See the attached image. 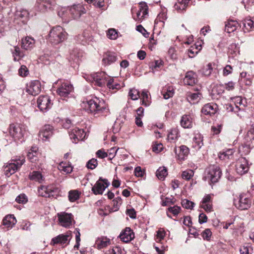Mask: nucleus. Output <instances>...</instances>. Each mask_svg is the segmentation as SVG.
<instances>
[{
  "label": "nucleus",
  "mask_w": 254,
  "mask_h": 254,
  "mask_svg": "<svg viewBox=\"0 0 254 254\" xmlns=\"http://www.w3.org/2000/svg\"><path fill=\"white\" fill-rule=\"evenodd\" d=\"M84 77L87 81L99 87H102L107 83V87L112 90H118L124 86L123 83H118L114 78H110L104 72L85 75Z\"/></svg>",
  "instance_id": "f257e3e1"
},
{
  "label": "nucleus",
  "mask_w": 254,
  "mask_h": 254,
  "mask_svg": "<svg viewBox=\"0 0 254 254\" xmlns=\"http://www.w3.org/2000/svg\"><path fill=\"white\" fill-rule=\"evenodd\" d=\"M86 107L96 117L106 116L109 113L108 106L102 99L94 97L86 101Z\"/></svg>",
  "instance_id": "f03ea898"
},
{
  "label": "nucleus",
  "mask_w": 254,
  "mask_h": 254,
  "mask_svg": "<svg viewBox=\"0 0 254 254\" xmlns=\"http://www.w3.org/2000/svg\"><path fill=\"white\" fill-rule=\"evenodd\" d=\"M12 162L5 164L3 167L4 174L7 177L21 168L25 162V158L24 156H16L12 159Z\"/></svg>",
  "instance_id": "7ed1b4c3"
},
{
  "label": "nucleus",
  "mask_w": 254,
  "mask_h": 254,
  "mask_svg": "<svg viewBox=\"0 0 254 254\" xmlns=\"http://www.w3.org/2000/svg\"><path fill=\"white\" fill-rule=\"evenodd\" d=\"M66 37V32L60 26L53 27L49 34V42L55 45L63 42Z\"/></svg>",
  "instance_id": "20e7f679"
},
{
  "label": "nucleus",
  "mask_w": 254,
  "mask_h": 254,
  "mask_svg": "<svg viewBox=\"0 0 254 254\" xmlns=\"http://www.w3.org/2000/svg\"><path fill=\"white\" fill-rule=\"evenodd\" d=\"M56 6L55 0H37L34 9L39 13H45L53 10Z\"/></svg>",
  "instance_id": "39448f33"
},
{
  "label": "nucleus",
  "mask_w": 254,
  "mask_h": 254,
  "mask_svg": "<svg viewBox=\"0 0 254 254\" xmlns=\"http://www.w3.org/2000/svg\"><path fill=\"white\" fill-rule=\"evenodd\" d=\"M221 171L218 166H211L205 170V180L212 183L218 181L221 176Z\"/></svg>",
  "instance_id": "423d86ee"
},
{
  "label": "nucleus",
  "mask_w": 254,
  "mask_h": 254,
  "mask_svg": "<svg viewBox=\"0 0 254 254\" xmlns=\"http://www.w3.org/2000/svg\"><path fill=\"white\" fill-rule=\"evenodd\" d=\"M25 131V127L22 125L13 124L10 125L9 127V134L15 141L22 139Z\"/></svg>",
  "instance_id": "0eeeda50"
},
{
  "label": "nucleus",
  "mask_w": 254,
  "mask_h": 254,
  "mask_svg": "<svg viewBox=\"0 0 254 254\" xmlns=\"http://www.w3.org/2000/svg\"><path fill=\"white\" fill-rule=\"evenodd\" d=\"M139 9L138 10L135 8H132L131 12L133 18L135 21L140 22L148 13V6L145 2H141L139 3Z\"/></svg>",
  "instance_id": "6e6552de"
},
{
  "label": "nucleus",
  "mask_w": 254,
  "mask_h": 254,
  "mask_svg": "<svg viewBox=\"0 0 254 254\" xmlns=\"http://www.w3.org/2000/svg\"><path fill=\"white\" fill-rule=\"evenodd\" d=\"M58 219L60 224L63 227L68 228L72 225L73 220V215L71 213H68L65 212L58 213Z\"/></svg>",
  "instance_id": "1a4fd4ad"
},
{
  "label": "nucleus",
  "mask_w": 254,
  "mask_h": 254,
  "mask_svg": "<svg viewBox=\"0 0 254 254\" xmlns=\"http://www.w3.org/2000/svg\"><path fill=\"white\" fill-rule=\"evenodd\" d=\"M57 192L58 189L53 186H42L38 189L39 195L45 197L54 196Z\"/></svg>",
  "instance_id": "9d476101"
},
{
  "label": "nucleus",
  "mask_w": 254,
  "mask_h": 254,
  "mask_svg": "<svg viewBox=\"0 0 254 254\" xmlns=\"http://www.w3.org/2000/svg\"><path fill=\"white\" fill-rule=\"evenodd\" d=\"M109 185L110 183L108 182L107 180L100 178L99 180L96 182L94 187H92V190L96 195L102 194L104 190Z\"/></svg>",
  "instance_id": "9b49d317"
},
{
  "label": "nucleus",
  "mask_w": 254,
  "mask_h": 254,
  "mask_svg": "<svg viewBox=\"0 0 254 254\" xmlns=\"http://www.w3.org/2000/svg\"><path fill=\"white\" fill-rule=\"evenodd\" d=\"M41 83L39 80H33L27 83L26 92L33 96L38 95L41 91Z\"/></svg>",
  "instance_id": "f8f14e48"
},
{
  "label": "nucleus",
  "mask_w": 254,
  "mask_h": 254,
  "mask_svg": "<svg viewBox=\"0 0 254 254\" xmlns=\"http://www.w3.org/2000/svg\"><path fill=\"white\" fill-rule=\"evenodd\" d=\"M249 169L248 160L244 157L239 158L236 164V172L238 174L242 175L247 173Z\"/></svg>",
  "instance_id": "ddd939ff"
},
{
  "label": "nucleus",
  "mask_w": 254,
  "mask_h": 254,
  "mask_svg": "<svg viewBox=\"0 0 254 254\" xmlns=\"http://www.w3.org/2000/svg\"><path fill=\"white\" fill-rule=\"evenodd\" d=\"M73 90L72 85L68 82H64L57 90V93L61 97H67Z\"/></svg>",
  "instance_id": "4468645a"
},
{
  "label": "nucleus",
  "mask_w": 254,
  "mask_h": 254,
  "mask_svg": "<svg viewBox=\"0 0 254 254\" xmlns=\"http://www.w3.org/2000/svg\"><path fill=\"white\" fill-rule=\"evenodd\" d=\"M69 135L72 142L76 143L79 140L85 138L86 133L83 129L75 127L69 132Z\"/></svg>",
  "instance_id": "2eb2a0df"
},
{
  "label": "nucleus",
  "mask_w": 254,
  "mask_h": 254,
  "mask_svg": "<svg viewBox=\"0 0 254 254\" xmlns=\"http://www.w3.org/2000/svg\"><path fill=\"white\" fill-rule=\"evenodd\" d=\"M71 238L70 232H67L64 234H61L52 239L51 244L55 245L56 244L65 245L68 244Z\"/></svg>",
  "instance_id": "dca6fc26"
},
{
  "label": "nucleus",
  "mask_w": 254,
  "mask_h": 254,
  "mask_svg": "<svg viewBox=\"0 0 254 254\" xmlns=\"http://www.w3.org/2000/svg\"><path fill=\"white\" fill-rule=\"evenodd\" d=\"M236 207L241 210L247 209L251 205V200L245 195H240L238 200H235Z\"/></svg>",
  "instance_id": "f3484780"
},
{
  "label": "nucleus",
  "mask_w": 254,
  "mask_h": 254,
  "mask_svg": "<svg viewBox=\"0 0 254 254\" xmlns=\"http://www.w3.org/2000/svg\"><path fill=\"white\" fill-rule=\"evenodd\" d=\"M37 105L43 112L47 111L52 106L51 100L48 96H40L37 99Z\"/></svg>",
  "instance_id": "a211bd4d"
},
{
  "label": "nucleus",
  "mask_w": 254,
  "mask_h": 254,
  "mask_svg": "<svg viewBox=\"0 0 254 254\" xmlns=\"http://www.w3.org/2000/svg\"><path fill=\"white\" fill-rule=\"evenodd\" d=\"M53 134V127L50 125H45L39 133V137L43 141L48 140Z\"/></svg>",
  "instance_id": "6ab92c4d"
},
{
  "label": "nucleus",
  "mask_w": 254,
  "mask_h": 254,
  "mask_svg": "<svg viewBox=\"0 0 254 254\" xmlns=\"http://www.w3.org/2000/svg\"><path fill=\"white\" fill-rule=\"evenodd\" d=\"M235 107H233L231 104L228 105L227 109L229 111L238 113L239 111L244 110L245 105L243 103V99L241 97H237L235 98Z\"/></svg>",
  "instance_id": "aec40b11"
},
{
  "label": "nucleus",
  "mask_w": 254,
  "mask_h": 254,
  "mask_svg": "<svg viewBox=\"0 0 254 254\" xmlns=\"http://www.w3.org/2000/svg\"><path fill=\"white\" fill-rule=\"evenodd\" d=\"M175 152L178 159L180 160H184L189 153V149L185 145L181 146L178 149L175 148Z\"/></svg>",
  "instance_id": "412c9836"
},
{
  "label": "nucleus",
  "mask_w": 254,
  "mask_h": 254,
  "mask_svg": "<svg viewBox=\"0 0 254 254\" xmlns=\"http://www.w3.org/2000/svg\"><path fill=\"white\" fill-rule=\"evenodd\" d=\"M197 82V75L192 71H188L184 78V82L185 84L193 86Z\"/></svg>",
  "instance_id": "4be33fe9"
},
{
  "label": "nucleus",
  "mask_w": 254,
  "mask_h": 254,
  "mask_svg": "<svg viewBox=\"0 0 254 254\" xmlns=\"http://www.w3.org/2000/svg\"><path fill=\"white\" fill-rule=\"evenodd\" d=\"M134 237V233L129 228H126L120 235V239L126 243L130 242Z\"/></svg>",
  "instance_id": "5701e85b"
},
{
  "label": "nucleus",
  "mask_w": 254,
  "mask_h": 254,
  "mask_svg": "<svg viewBox=\"0 0 254 254\" xmlns=\"http://www.w3.org/2000/svg\"><path fill=\"white\" fill-rule=\"evenodd\" d=\"M111 242L110 239L106 237H101L97 239L95 246L98 249H102L110 245Z\"/></svg>",
  "instance_id": "b1692460"
},
{
  "label": "nucleus",
  "mask_w": 254,
  "mask_h": 254,
  "mask_svg": "<svg viewBox=\"0 0 254 254\" xmlns=\"http://www.w3.org/2000/svg\"><path fill=\"white\" fill-rule=\"evenodd\" d=\"M17 220L13 215H7L3 218L2 224L7 229L12 228L16 223Z\"/></svg>",
  "instance_id": "393cba45"
},
{
  "label": "nucleus",
  "mask_w": 254,
  "mask_h": 254,
  "mask_svg": "<svg viewBox=\"0 0 254 254\" xmlns=\"http://www.w3.org/2000/svg\"><path fill=\"white\" fill-rule=\"evenodd\" d=\"M35 40L29 36L25 37L21 40V47L26 50L31 49L35 45Z\"/></svg>",
  "instance_id": "a878e982"
},
{
  "label": "nucleus",
  "mask_w": 254,
  "mask_h": 254,
  "mask_svg": "<svg viewBox=\"0 0 254 254\" xmlns=\"http://www.w3.org/2000/svg\"><path fill=\"white\" fill-rule=\"evenodd\" d=\"M193 118L190 115H185L182 117L180 123L181 126L185 128H191L192 127Z\"/></svg>",
  "instance_id": "bb28decb"
},
{
  "label": "nucleus",
  "mask_w": 254,
  "mask_h": 254,
  "mask_svg": "<svg viewBox=\"0 0 254 254\" xmlns=\"http://www.w3.org/2000/svg\"><path fill=\"white\" fill-rule=\"evenodd\" d=\"M84 8L81 5H74L70 7L69 10L74 18H79L81 14L84 13Z\"/></svg>",
  "instance_id": "cd10ccee"
},
{
  "label": "nucleus",
  "mask_w": 254,
  "mask_h": 254,
  "mask_svg": "<svg viewBox=\"0 0 254 254\" xmlns=\"http://www.w3.org/2000/svg\"><path fill=\"white\" fill-rule=\"evenodd\" d=\"M117 60V57L115 53L108 52L102 59V63L104 65L110 64L115 62Z\"/></svg>",
  "instance_id": "c85d7f7f"
},
{
  "label": "nucleus",
  "mask_w": 254,
  "mask_h": 254,
  "mask_svg": "<svg viewBox=\"0 0 254 254\" xmlns=\"http://www.w3.org/2000/svg\"><path fill=\"white\" fill-rule=\"evenodd\" d=\"M239 26L237 21L235 20H228L226 22L225 31L228 33L234 32Z\"/></svg>",
  "instance_id": "c756f323"
},
{
  "label": "nucleus",
  "mask_w": 254,
  "mask_h": 254,
  "mask_svg": "<svg viewBox=\"0 0 254 254\" xmlns=\"http://www.w3.org/2000/svg\"><path fill=\"white\" fill-rule=\"evenodd\" d=\"M217 105L213 104H205L201 109V112L204 115L214 114L216 111Z\"/></svg>",
  "instance_id": "7c9ffc66"
},
{
  "label": "nucleus",
  "mask_w": 254,
  "mask_h": 254,
  "mask_svg": "<svg viewBox=\"0 0 254 254\" xmlns=\"http://www.w3.org/2000/svg\"><path fill=\"white\" fill-rule=\"evenodd\" d=\"M201 95L198 92L191 93L189 92L187 93V100L191 104L197 103L201 98Z\"/></svg>",
  "instance_id": "2f4dec72"
},
{
  "label": "nucleus",
  "mask_w": 254,
  "mask_h": 254,
  "mask_svg": "<svg viewBox=\"0 0 254 254\" xmlns=\"http://www.w3.org/2000/svg\"><path fill=\"white\" fill-rule=\"evenodd\" d=\"M11 52L15 61H18L25 56V53L18 46H14L11 49Z\"/></svg>",
  "instance_id": "473e14b6"
},
{
  "label": "nucleus",
  "mask_w": 254,
  "mask_h": 254,
  "mask_svg": "<svg viewBox=\"0 0 254 254\" xmlns=\"http://www.w3.org/2000/svg\"><path fill=\"white\" fill-rule=\"evenodd\" d=\"M38 150L37 146H32L28 151L27 157L31 162H35L38 160Z\"/></svg>",
  "instance_id": "72a5a7b5"
},
{
  "label": "nucleus",
  "mask_w": 254,
  "mask_h": 254,
  "mask_svg": "<svg viewBox=\"0 0 254 254\" xmlns=\"http://www.w3.org/2000/svg\"><path fill=\"white\" fill-rule=\"evenodd\" d=\"M193 147L196 149H199L203 145V136L200 133H196L193 138Z\"/></svg>",
  "instance_id": "f704fd0d"
},
{
  "label": "nucleus",
  "mask_w": 254,
  "mask_h": 254,
  "mask_svg": "<svg viewBox=\"0 0 254 254\" xmlns=\"http://www.w3.org/2000/svg\"><path fill=\"white\" fill-rule=\"evenodd\" d=\"M29 178L30 180L42 183L44 180V177L39 171H33L29 175Z\"/></svg>",
  "instance_id": "c9c22d12"
},
{
  "label": "nucleus",
  "mask_w": 254,
  "mask_h": 254,
  "mask_svg": "<svg viewBox=\"0 0 254 254\" xmlns=\"http://www.w3.org/2000/svg\"><path fill=\"white\" fill-rule=\"evenodd\" d=\"M28 15V11L24 9L17 10L15 13V17L17 19H21L22 22H24V21L27 19Z\"/></svg>",
  "instance_id": "e433bc0d"
},
{
  "label": "nucleus",
  "mask_w": 254,
  "mask_h": 254,
  "mask_svg": "<svg viewBox=\"0 0 254 254\" xmlns=\"http://www.w3.org/2000/svg\"><path fill=\"white\" fill-rule=\"evenodd\" d=\"M201 49V46L200 44H195L194 45L191 46L188 51L189 57L191 58L194 57L196 54H197Z\"/></svg>",
  "instance_id": "4c0bfd02"
},
{
  "label": "nucleus",
  "mask_w": 254,
  "mask_h": 254,
  "mask_svg": "<svg viewBox=\"0 0 254 254\" xmlns=\"http://www.w3.org/2000/svg\"><path fill=\"white\" fill-rule=\"evenodd\" d=\"M179 136V130L177 128L170 129L168 134V139L170 141H175Z\"/></svg>",
  "instance_id": "58836bf2"
},
{
  "label": "nucleus",
  "mask_w": 254,
  "mask_h": 254,
  "mask_svg": "<svg viewBox=\"0 0 254 254\" xmlns=\"http://www.w3.org/2000/svg\"><path fill=\"white\" fill-rule=\"evenodd\" d=\"M235 83L232 81H230L228 83L225 84V87L223 85H219L216 87V89L220 90V91L218 92V94L223 93L224 91V88H226L227 90H232L234 88Z\"/></svg>",
  "instance_id": "ea45409f"
},
{
  "label": "nucleus",
  "mask_w": 254,
  "mask_h": 254,
  "mask_svg": "<svg viewBox=\"0 0 254 254\" xmlns=\"http://www.w3.org/2000/svg\"><path fill=\"white\" fill-rule=\"evenodd\" d=\"M241 80L243 81L246 85L250 86L252 83V77L250 74L247 75V72H242L240 73Z\"/></svg>",
  "instance_id": "a19ab883"
},
{
  "label": "nucleus",
  "mask_w": 254,
  "mask_h": 254,
  "mask_svg": "<svg viewBox=\"0 0 254 254\" xmlns=\"http://www.w3.org/2000/svg\"><path fill=\"white\" fill-rule=\"evenodd\" d=\"M234 151L232 149H228L226 151L220 152L218 156L221 160H226L230 159Z\"/></svg>",
  "instance_id": "79ce46f5"
},
{
  "label": "nucleus",
  "mask_w": 254,
  "mask_h": 254,
  "mask_svg": "<svg viewBox=\"0 0 254 254\" xmlns=\"http://www.w3.org/2000/svg\"><path fill=\"white\" fill-rule=\"evenodd\" d=\"M58 169L61 171L65 172L67 174L70 173L72 171V167L71 165L64 162H62L59 164Z\"/></svg>",
  "instance_id": "37998d69"
},
{
  "label": "nucleus",
  "mask_w": 254,
  "mask_h": 254,
  "mask_svg": "<svg viewBox=\"0 0 254 254\" xmlns=\"http://www.w3.org/2000/svg\"><path fill=\"white\" fill-rule=\"evenodd\" d=\"M156 175L159 180H163L167 175V169L164 167H160L156 171Z\"/></svg>",
  "instance_id": "c03bdc74"
},
{
  "label": "nucleus",
  "mask_w": 254,
  "mask_h": 254,
  "mask_svg": "<svg viewBox=\"0 0 254 254\" xmlns=\"http://www.w3.org/2000/svg\"><path fill=\"white\" fill-rule=\"evenodd\" d=\"M174 93V90L172 87L164 88L162 91V94L164 98L165 99H168L173 97Z\"/></svg>",
  "instance_id": "a18cd8bd"
},
{
  "label": "nucleus",
  "mask_w": 254,
  "mask_h": 254,
  "mask_svg": "<svg viewBox=\"0 0 254 254\" xmlns=\"http://www.w3.org/2000/svg\"><path fill=\"white\" fill-rule=\"evenodd\" d=\"M245 139L247 143H249L254 140V126H252L248 130L245 137Z\"/></svg>",
  "instance_id": "49530a36"
},
{
  "label": "nucleus",
  "mask_w": 254,
  "mask_h": 254,
  "mask_svg": "<svg viewBox=\"0 0 254 254\" xmlns=\"http://www.w3.org/2000/svg\"><path fill=\"white\" fill-rule=\"evenodd\" d=\"M142 105L145 106H148L150 105V101L149 99V95L148 91L146 90L142 91L141 93Z\"/></svg>",
  "instance_id": "de8ad7c7"
},
{
  "label": "nucleus",
  "mask_w": 254,
  "mask_h": 254,
  "mask_svg": "<svg viewBox=\"0 0 254 254\" xmlns=\"http://www.w3.org/2000/svg\"><path fill=\"white\" fill-rule=\"evenodd\" d=\"M79 197V193L77 190H71L68 192V198L70 201L74 202Z\"/></svg>",
  "instance_id": "09e8293b"
},
{
  "label": "nucleus",
  "mask_w": 254,
  "mask_h": 254,
  "mask_svg": "<svg viewBox=\"0 0 254 254\" xmlns=\"http://www.w3.org/2000/svg\"><path fill=\"white\" fill-rule=\"evenodd\" d=\"M243 24L244 31H249L253 27L254 22L251 19H246L243 21Z\"/></svg>",
  "instance_id": "8fccbe9b"
},
{
  "label": "nucleus",
  "mask_w": 254,
  "mask_h": 254,
  "mask_svg": "<svg viewBox=\"0 0 254 254\" xmlns=\"http://www.w3.org/2000/svg\"><path fill=\"white\" fill-rule=\"evenodd\" d=\"M107 36L111 40H116L118 37V32L116 29L111 28L108 30Z\"/></svg>",
  "instance_id": "3c124183"
},
{
  "label": "nucleus",
  "mask_w": 254,
  "mask_h": 254,
  "mask_svg": "<svg viewBox=\"0 0 254 254\" xmlns=\"http://www.w3.org/2000/svg\"><path fill=\"white\" fill-rule=\"evenodd\" d=\"M129 96L133 100H137L139 97V92L136 89L133 88L129 90L128 93Z\"/></svg>",
  "instance_id": "603ef678"
},
{
  "label": "nucleus",
  "mask_w": 254,
  "mask_h": 254,
  "mask_svg": "<svg viewBox=\"0 0 254 254\" xmlns=\"http://www.w3.org/2000/svg\"><path fill=\"white\" fill-rule=\"evenodd\" d=\"M194 175L192 170H187L183 172L182 177L183 179L189 180Z\"/></svg>",
  "instance_id": "864d4df0"
},
{
  "label": "nucleus",
  "mask_w": 254,
  "mask_h": 254,
  "mask_svg": "<svg viewBox=\"0 0 254 254\" xmlns=\"http://www.w3.org/2000/svg\"><path fill=\"white\" fill-rule=\"evenodd\" d=\"M97 165L98 162L97 159L92 158L87 162L86 167L88 169L93 170L97 167Z\"/></svg>",
  "instance_id": "5fc2aeb1"
},
{
  "label": "nucleus",
  "mask_w": 254,
  "mask_h": 254,
  "mask_svg": "<svg viewBox=\"0 0 254 254\" xmlns=\"http://www.w3.org/2000/svg\"><path fill=\"white\" fill-rule=\"evenodd\" d=\"M213 70L212 64L209 63L203 68V74L205 76H209Z\"/></svg>",
  "instance_id": "6e6d98bb"
},
{
  "label": "nucleus",
  "mask_w": 254,
  "mask_h": 254,
  "mask_svg": "<svg viewBox=\"0 0 254 254\" xmlns=\"http://www.w3.org/2000/svg\"><path fill=\"white\" fill-rule=\"evenodd\" d=\"M182 205L184 208L186 209H191L193 208L194 203L192 201L185 199L182 200Z\"/></svg>",
  "instance_id": "4d7b16f0"
},
{
  "label": "nucleus",
  "mask_w": 254,
  "mask_h": 254,
  "mask_svg": "<svg viewBox=\"0 0 254 254\" xmlns=\"http://www.w3.org/2000/svg\"><path fill=\"white\" fill-rule=\"evenodd\" d=\"M93 5L97 8H101L102 10H105L106 8H105L104 0H95L93 3Z\"/></svg>",
  "instance_id": "13d9d810"
},
{
  "label": "nucleus",
  "mask_w": 254,
  "mask_h": 254,
  "mask_svg": "<svg viewBox=\"0 0 254 254\" xmlns=\"http://www.w3.org/2000/svg\"><path fill=\"white\" fill-rule=\"evenodd\" d=\"M250 144L247 143L242 145L239 148L240 151L244 152L245 154L249 153L250 151Z\"/></svg>",
  "instance_id": "bf43d9fd"
},
{
  "label": "nucleus",
  "mask_w": 254,
  "mask_h": 254,
  "mask_svg": "<svg viewBox=\"0 0 254 254\" xmlns=\"http://www.w3.org/2000/svg\"><path fill=\"white\" fill-rule=\"evenodd\" d=\"M166 234V232L163 229L160 228L157 232L156 239L158 241H161L164 239Z\"/></svg>",
  "instance_id": "052dcab7"
},
{
  "label": "nucleus",
  "mask_w": 254,
  "mask_h": 254,
  "mask_svg": "<svg viewBox=\"0 0 254 254\" xmlns=\"http://www.w3.org/2000/svg\"><path fill=\"white\" fill-rule=\"evenodd\" d=\"M19 74L21 76H26L28 75L29 71L27 67L24 65H21L18 70Z\"/></svg>",
  "instance_id": "680f3d73"
},
{
  "label": "nucleus",
  "mask_w": 254,
  "mask_h": 254,
  "mask_svg": "<svg viewBox=\"0 0 254 254\" xmlns=\"http://www.w3.org/2000/svg\"><path fill=\"white\" fill-rule=\"evenodd\" d=\"M211 235L212 233L209 229H205L202 233L203 238L206 240H210Z\"/></svg>",
  "instance_id": "e2e57ef3"
},
{
  "label": "nucleus",
  "mask_w": 254,
  "mask_h": 254,
  "mask_svg": "<svg viewBox=\"0 0 254 254\" xmlns=\"http://www.w3.org/2000/svg\"><path fill=\"white\" fill-rule=\"evenodd\" d=\"M15 200L19 203H25L27 201L26 196L24 194L19 195Z\"/></svg>",
  "instance_id": "0e129e2a"
},
{
  "label": "nucleus",
  "mask_w": 254,
  "mask_h": 254,
  "mask_svg": "<svg viewBox=\"0 0 254 254\" xmlns=\"http://www.w3.org/2000/svg\"><path fill=\"white\" fill-rule=\"evenodd\" d=\"M122 203V199L121 197H117L113 200V205L115 208V210L119 209L120 205Z\"/></svg>",
  "instance_id": "69168bd1"
},
{
  "label": "nucleus",
  "mask_w": 254,
  "mask_h": 254,
  "mask_svg": "<svg viewBox=\"0 0 254 254\" xmlns=\"http://www.w3.org/2000/svg\"><path fill=\"white\" fill-rule=\"evenodd\" d=\"M162 64V61L161 60H155L154 62L151 63L150 67L153 69H155L157 67H159Z\"/></svg>",
  "instance_id": "338daca9"
},
{
  "label": "nucleus",
  "mask_w": 254,
  "mask_h": 254,
  "mask_svg": "<svg viewBox=\"0 0 254 254\" xmlns=\"http://www.w3.org/2000/svg\"><path fill=\"white\" fill-rule=\"evenodd\" d=\"M168 55L172 60H176L177 58L176 51L174 48H170L168 50Z\"/></svg>",
  "instance_id": "774afa93"
}]
</instances>
